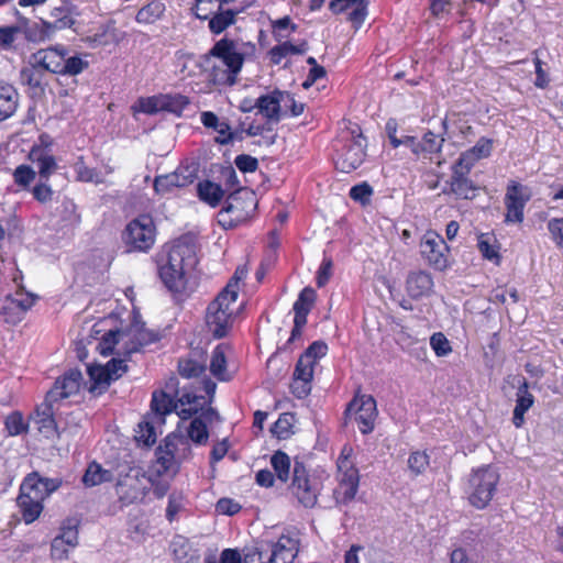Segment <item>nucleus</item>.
<instances>
[{"label": "nucleus", "mask_w": 563, "mask_h": 563, "mask_svg": "<svg viewBox=\"0 0 563 563\" xmlns=\"http://www.w3.org/2000/svg\"><path fill=\"white\" fill-rule=\"evenodd\" d=\"M210 80L218 86H233L241 71L244 56L235 43L228 38L218 41L205 57Z\"/></svg>", "instance_id": "f257e3e1"}, {"label": "nucleus", "mask_w": 563, "mask_h": 563, "mask_svg": "<svg viewBox=\"0 0 563 563\" xmlns=\"http://www.w3.org/2000/svg\"><path fill=\"white\" fill-rule=\"evenodd\" d=\"M197 263L194 247L185 242L173 244L158 263V273L164 285L179 292L186 285V273Z\"/></svg>", "instance_id": "f03ea898"}, {"label": "nucleus", "mask_w": 563, "mask_h": 563, "mask_svg": "<svg viewBox=\"0 0 563 563\" xmlns=\"http://www.w3.org/2000/svg\"><path fill=\"white\" fill-rule=\"evenodd\" d=\"M62 482L57 478H44L37 473L30 474L20 487L16 499L18 506L25 523L35 521L43 510V501L54 493Z\"/></svg>", "instance_id": "7ed1b4c3"}, {"label": "nucleus", "mask_w": 563, "mask_h": 563, "mask_svg": "<svg viewBox=\"0 0 563 563\" xmlns=\"http://www.w3.org/2000/svg\"><path fill=\"white\" fill-rule=\"evenodd\" d=\"M328 352V345L322 341H314L300 355L292 374L290 390L298 399L306 398L311 391V383L314 373V366L321 357Z\"/></svg>", "instance_id": "20e7f679"}, {"label": "nucleus", "mask_w": 563, "mask_h": 563, "mask_svg": "<svg viewBox=\"0 0 563 563\" xmlns=\"http://www.w3.org/2000/svg\"><path fill=\"white\" fill-rule=\"evenodd\" d=\"M191 453L190 443L185 435L170 433L156 450L157 472L159 474L176 473L179 465L190 459Z\"/></svg>", "instance_id": "39448f33"}, {"label": "nucleus", "mask_w": 563, "mask_h": 563, "mask_svg": "<svg viewBox=\"0 0 563 563\" xmlns=\"http://www.w3.org/2000/svg\"><path fill=\"white\" fill-rule=\"evenodd\" d=\"M255 208V194L247 188H239L229 195L227 206L218 214V222L225 229L236 227L245 221Z\"/></svg>", "instance_id": "423d86ee"}, {"label": "nucleus", "mask_w": 563, "mask_h": 563, "mask_svg": "<svg viewBox=\"0 0 563 563\" xmlns=\"http://www.w3.org/2000/svg\"><path fill=\"white\" fill-rule=\"evenodd\" d=\"M499 474L490 466L481 467L474 471L468 479V500L478 508H485L492 500Z\"/></svg>", "instance_id": "0eeeda50"}, {"label": "nucleus", "mask_w": 563, "mask_h": 563, "mask_svg": "<svg viewBox=\"0 0 563 563\" xmlns=\"http://www.w3.org/2000/svg\"><path fill=\"white\" fill-rule=\"evenodd\" d=\"M351 449L342 450L338 459V487L334 489L336 504L346 505L355 498L358 489L360 476L354 463L350 460Z\"/></svg>", "instance_id": "6e6552de"}, {"label": "nucleus", "mask_w": 563, "mask_h": 563, "mask_svg": "<svg viewBox=\"0 0 563 563\" xmlns=\"http://www.w3.org/2000/svg\"><path fill=\"white\" fill-rule=\"evenodd\" d=\"M236 300H231L229 296L220 292L217 298L208 306L206 322L214 338L225 336L231 329L234 320V309L231 307Z\"/></svg>", "instance_id": "1a4fd4ad"}, {"label": "nucleus", "mask_w": 563, "mask_h": 563, "mask_svg": "<svg viewBox=\"0 0 563 563\" xmlns=\"http://www.w3.org/2000/svg\"><path fill=\"white\" fill-rule=\"evenodd\" d=\"M320 489V483L308 475L302 463L296 461L292 470L290 492L297 498L298 503L306 508L314 507Z\"/></svg>", "instance_id": "9d476101"}, {"label": "nucleus", "mask_w": 563, "mask_h": 563, "mask_svg": "<svg viewBox=\"0 0 563 563\" xmlns=\"http://www.w3.org/2000/svg\"><path fill=\"white\" fill-rule=\"evenodd\" d=\"M155 224L153 219L143 214L132 220L124 232V241L131 250L147 251L155 242Z\"/></svg>", "instance_id": "9b49d317"}, {"label": "nucleus", "mask_w": 563, "mask_h": 563, "mask_svg": "<svg viewBox=\"0 0 563 563\" xmlns=\"http://www.w3.org/2000/svg\"><path fill=\"white\" fill-rule=\"evenodd\" d=\"M147 489V478L140 468H130L124 475L120 474L115 492L122 506H129L141 500Z\"/></svg>", "instance_id": "f8f14e48"}, {"label": "nucleus", "mask_w": 563, "mask_h": 563, "mask_svg": "<svg viewBox=\"0 0 563 563\" xmlns=\"http://www.w3.org/2000/svg\"><path fill=\"white\" fill-rule=\"evenodd\" d=\"M449 252L444 239L434 231H428L421 239L420 253L434 269L444 271L449 267Z\"/></svg>", "instance_id": "ddd939ff"}, {"label": "nucleus", "mask_w": 563, "mask_h": 563, "mask_svg": "<svg viewBox=\"0 0 563 563\" xmlns=\"http://www.w3.org/2000/svg\"><path fill=\"white\" fill-rule=\"evenodd\" d=\"M151 333L140 330L139 328H131L128 332L110 330L103 335L102 339V353L112 351L113 346L120 341H124L125 344L131 343V346L126 347V353L131 354L139 351L140 347L156 341Z\"/></svg>", "instance_id": "4468645a"}, {"label": "nucleus", "mask_w": 563, "mask_h": 563, "mask_svg": "<svg viewBox=\"0 0 563 563\" xmlns=\"http://www.w3.org/2000/svg\"><path fill=\"white\" fill-rule=\"evenodd\" d=\"M531 197L532 191L528 186L510 180L504 199L507 209L506 221L521 223L525 207Z\"/></svg>", "instance_id": "2eb2a0df"}, {"label": "nucleus", "mask_w": 563, "mask_h": 563, "mask_svg": "<svg viewBox=\"0 0 563 563\" xmlns=\"http://www.w3.org/2000/svg\"><path fill=\"white\" fill-rule=\"evenodd\" d=\"M354 133L355 132L353 131L351 141L344 146L343 152L335 161L336 168L343 173H351L360 167L366 155L365 137L361 132L357 134Z\"/></svg>", "instance_id": "dca6fc26"}, {"label": "nucleus", "mask_w": 563, "mask_h": 563, "mask_svg": "<svg viewBox=\"0 0 563 563\" xmlns=\"http://www.w3.org/2000/svg\"><path fill=\"white\" fill-rule=\"evenodd\" d=\"M62 416L60 406H56L45 399L36 409L35 423L37 424V430L48 439L58 435L60 432Z\"/></svg>", "instance_id": "f3484780"}, {"label": "nucleus", "mask_w": 563, "mask_h": 563, "mask_svg": "<svg viewBox=\"0 0 563 563\" xmlns=\"http://www.w3.org/2000/svg\"><path fill=\"white\" fill-rule=\"evenodd\" d=\"M81 377L80 371H68L62 378L55 382L53 388L47 391L45 399L62 407L64 399L79 391Z\"/></svg>", "instance_id": "a211bd4d"}, {"label": "nucleus", "mask_w": 563, "mask_h": 563, "mask_svg": "<svg viewBox=\"0 0 563 563\" xmlns=\"http://www.w3.org/2000/svg\"><path fill=\"white\" fill-rule=\"evenodd\" d=\"M355 409V421L362 433L366 434L373 431L374 422L377 416L376 401L372 396H362L360 399H354L347 411Z\"/></svg>", "instance_id": "6ab92c4d"}, {"label": "nucleus", "mask_w": 563, "mask_h": 563, "mask_svg": "<svg viewBox=\"0 0 563 563\" xmlns=\"http://www.w3.org/2000/svg\"><path fill=\"white\" fill-rule=\"evenodd\" d=\"M196 179L195 169L179 167L176 172L157 176L154 180V189L157 194L165 195L174 188L186 187Z\"/></svg>", "instance_id": "aec40b11"}, {"label": "nucleus", "mask_w": 563, "mask_h": 563, "mask_svg": "<svg viewBox=\"0 0 563 563\" xmlns=\"http://www.w3.org/2000/svg\"><path fill=\"white\" fill-rule=\"evenodd\" d=\"M65 49L66 48L62 45L40 49L31 55L30 64L40 66L44 71L59 75V71L62 70V63L64 60Z\"/></svg>", "instance_id": "412c9836"}, {"label": "nucleus", "mask_w": 563, "mask_h": 563, "mask_svg": "<svg viewBox=\"0 0 563 563\" xmlns=\"http://www.w3.org/2000/svg\"><path fill=\"white\" fill-rule=\"evenodd\" d=\"M287 92L275 90L269 95L261 96L256 99L254 107L266 118L267 123H278L282 119V107Z\"/></svg>", "instance_id": "4be33fe9"}, {"label": "nucleus", "mask_w": 563, "mask_h": 563, "mask_svg": "<svg viewBox=\"0 0 563 563\" xmlns=\"http://www.w3.org/2000/svg\"><path fill=\"white\" fill-rule=\"evenodd\" d=\"M271 555L267 563H291L298 554V540L282 536L276 542H269Z\"/></svg>", "instance_id": "5701e85b"}, {"label": "nucleus", "mask_w": 563, "mask_h": 563, "mask_svg": "<svg viewBox=\"0 0 563 563\" xmlns=\"http://www.w3.org/2000/svg\"><path fill=\"white\" fill-rule=\"evenodd\" d=\"M433 285L431 274L426 271L410 272L406 279L407 294L413 299L429 296Z\"/></svg>", "instance_id": "b1692460"}, {"label": "nucleus", "mask_w": 563, "mask_h": 563, "mask_svg": "<svg viewBox=\"0 0 563 563\" xmlns=\"http://www.w3.org/2000/svg\"><path fill=\"white\" fill-rule=\"evenodd\" d=\"M35 299L36 297L29 292L16 291L13 296L9 295L1 307L2 313L20 319L34 305Z\"/></svg>", "instance_id": "393cba45"}, {"label": "nucleus", "mask_w": 563, "mask_h": 563, "mask_svg": "<svg viewBox=\"0 0 563 563\" xmlns=\"http://www.w3.org/2000/svg\"><path fill=\"white\" fill-rule=\"evenodd\" d=\"M467 173L453 170L450 179V189L457 198L473 199L476 196L477 187L467 177Z\"/></svg>", "instance_id": "a878e982"}, {"label": "nucleus", "mask_w": 563, "mask_h": 563, "mask_svg": "<svg viewBox=\"0 0 563 563\" xmlns=\"http://www.w3.org/2000/svg\"><path fill=\"white\" fill-rule=\"evenodd\" d=\"M534 397L528 390V383L523 380L517 391L516 406L512 416V422L517 428L522 427L525 423V413L532 407Z\"/></svg>", "instance_id": "bb28decb"}, {"label": "nucleus", "mask_w": 563, "mask_h": 563, "mask_svg": "<svg viewBox=\"0 0 563 563\" xmlns=\"http://www.w3.org/2000/svg\"><path fill=\"white\" fill-rule=\"evenodd\" d=\"M203 405V397L190 393H183L174 405L180 419L187 420L197 413Z\"/></svg>", "instance_id": "cd10ccee"}, {"label": "nucleus", "mask_w": 563, "mask_h": 563, "mask_svg": "<svg viewBox=\"0 0 563 563\" xmlns=\"http://www.w3.org/2000/svg\"><path fill=\"white\" fill-rule=\"evenodd\" d=\"M18 106V92L14 87L0 81V121L11 117Z\"/></svg>", "instance_id": "c85d7f7f"}, {"label": "nucleus", "mask_w": 563, "mask_h": 563, "mask_svg": "<svg viewBox=\"0 0 563 563\" xmlns=\"http://www.w3.org/2000/svg\"><path fill=\"white\" fill-rule=\"evenodd\" d=\"M316 300V291L306 287L299 294L298 299L294 303L295 319H298V323H307V316L310 312L313 302Z\"/></svg>", "instance_id": "c756f323"}, {"label": "nucleus", "mask_w": 563, "mask_h": 563, "mask_svg": "<svg viewBox=\"0 0 563 563\" xmlns=\"http://www.w3.org/2000/svg\"><path fill=\"white\" fill-rule=\"evenodd\" d=\"M308 51V43L302 41L298 45H294L289 42H284L279 45L274 46L269 51L271 62L275 65H278L283 58L292 54V55H301Z\"/></svg>", "instance_id": "7c9ffc66"}, {"label": "nucleus", "mask_w": 563, "mask_h": 563, "mask_svg": "<svg viewBox=\"0 0 563 563\" xmlns=\"http://www.w3.org/2000/svg\"><path fill=\"white\" fill-rule=\"evenodd\" d=\"M113 475L110 471L104 470L97 462H92L88 465L84 476L82 483L88 487H93L106 482L112 481Z\"/></svg>", "instance_id": "2f4dec72"}, {"label": "nucleus", "mask_w": 563, "mask_h": 563, "mask_svg": "<svg viewBox=\"0 0 563 563\" xmlns=\"http://www.w3.org/2000/svg\"><path fill=\"white\" fill-rule=\"evenodd\" d=\"M165 12V4L158 0H153L142 7L136 13V21L143 24H152L159 20Z\"/></svg>", "instance_id": "473e14b6"}, {"label": "nucleus", "mask_w": 563, "mask_h": 563, "mask_svg": "<svg viewBox=\"0 0 563 563\" xmlns=\"http://www.w3.org/2000/svg\"><path fill=\"white\" fill-rule=\"evenodd\" d=\"M210 372L220 380H230L231 375L227 371L224 346L218 345L211 355Z\"/></svg>", "instance_id": "72a5a7b5"}, {"label": "nucleus", "mask_w": 563, "mask_h": 563, "mask_svg": "<svg viewBox=\"0 0 563 563\" xmlns=\"http://www.w3.org/2000/svg\"><path fill=\"white\" fill-rule=\"evenodd\" d=\"M198 195L202 201L216 207L223 198L224 191L221 186L207 180L198 184Z\"/></svg>", "instance_id": "f704fd0d"}, {"label": "nucleus", "mask_w": 563, "mask_h": 563, "mask_svg": "<svg viewBox=\"0 0 563 563\" xmlns=\"http://www.w3.org/2000/svg\"><path fill=\"white\" fill-rule=\"evenodd\" d=\"M269 542H257L254 545L246 547L243 550V562L244 563H267V559L271 555Z\"/></svg>", "instance_id": "c9c22d12"}, {"label": "nucleus", "mask_w": 563, "mask_h": 563, "mask_svg": "<svg viewBox=\"0 0 563 563\" xmlns=\"http://www.w3.org/2000/svg\"><path fill=\"white\" fill-rule=\"evenodd\" d=\"M32 159L36 163L41 180H48L49 176L56 170L57 164L54 156L44 154L42 151L31 152Z\"/></svg>", "instance_id": "e433bc0d"}, {"label": "nucleus", "mask_w": 563, "mask_h": 563, "mask_svg": "<svg viewBox=\"0 0 563 563\" xmlns=\"http://www.w3.org/2000/svg\"><path fill=\"white\" fill-rule=\"evenodd\" d=\"M174 400L170 395L165 391H154L151 401V408L158 419L163 421V417L174 409Z\"/></svg>", "instance_id": "4c0bfd02"}, {"label": "nucleus", "mask_w": 563, "mask_h": 563, "mask_svg": "<svg viewBox=\"0 0 563 563\" xmlns=\"http://www.w3.org/2000/svg\"><path fill=\"white\" fill-rule=\"evenodd\" d=\"M89 66V62L78 55L69 56L65 49L64 60L62 63V70L59 75L76 76L82 73Z\"/></svg>", "instance_id": "58836bf2"}, {"label": "nucleus", "mask_w": 563, "mask_h": 563, "mask_svg": "<svg viewBox=\"0 0 563 563\" xmlns=\"http://www.w3.org/2000/svg\"><path fill=\"white\" fill-rule=\"evenodd\" d=\"M238 11L224 10L216 13L209 20V29L214 34H220L235 22Z\"/></svg>", "instance_id": "ea45409f"}, {"label": "nucleus", "mask_w": 563, "mask_h": 563, "mask_svg": "<svg viewBox=\"0 0 563 563\" xmlns=\"http://www.w3.org/2000/svg\"><path fill=\"white\" fill-rule=\"evenodd\" d=\"M188 441H192L198 445L206 444L209 438L207 426L200 418H195L190 421L187 428Z\"/></svg>", "instance_id": "a19ab883"}, {"label": "nucleus", "mask_w": 563, "mask_h": 563, "mask_svg": "<svg viewBox=\"0 0 563 563\" xmlns=\"http://www.w3.org/2000/svg\"><path fill=\"white\" fill-rule=\"evenodd\" d=\"M51 14L54 21H45L44 25L51 27L54 32L56 30L70 27L74 24V19L69 14V10L65 7L54 8Z\"/></svg>", "instance_id": "79ce46f5"}, {"label": "nucleus", "mask_w": 563, "mask_h": 563, "mask_svg": "<svg viewBox=\"0 0 563 563\" xmlns=\"http://www.w3.org/2000/svg\"><path fill=\"white\" fill-rule=\"evenodd\" d=\"M271 464L278 477L283 483L287 482L289 478V470H290V459L289 456L282 452L277 451L273 454L271 459Z\"/></svg>", "instance_id": "37998d69"}, {"label": "nucleus", "mask_w": 563, "mask_h": 563, "mask_svg": "<svg viewBox=\"0 0 563 563\" xmlns=\"http://www.w3.org/2000/svg\"><path fill=\"white\" fill-rule=\"evenodd\" d=\"M163 111L181 115L184 109L189 104V99L186 96L176 95H162Z\"/></svg>", "instance_id": "c03bdc74"}, {"label": "nucleus", "mask_w": 563, "mask_h": 563, "mask_svg": "<svg viewBox=\"0 0 563 563\" xmlns=\"http://www.w3.org/2000/svg\"><path fill=\"white\" fill-rule=\"evenodd\" d=\"M133 110L146 114H156L163 111L162 95L140 98L137 102L133 106Z\"/></svg>", "instance_id": "a18cd8bd"}, {"label": "nucleus", "mask_w": 563, "mask_h": 563, "mask_svg": "<svg viewBox=\"0 0 563 563\" xmlns=\"http://www.w3.org/2000/svg\"><path fill=\"white\" fill-rule=\"evenodd\" d=\"M88 375L90 379L93 382V384L90 387V391H95L97 388L104 389L111 383L106 366H88Z\"/></svg>", "instance_id": "49530a36"}, {"label": "nucleus", "mask_w": 563, "mask_h": 563, "mask_svg": "<svg viewBox=\"0 0 563 563\" xmlns=\"http://www.w3.org/2000/svg\"><path fill=\"white\" fill-rule=\"evenodd\" d=\"M44 70L40 66H34L29 63L20 71L21 81L30 87L40 88L42 86Z\"/></svg>", "instance_id": "de8ad7c7"}, {"label": "nucleus", "mask_w": 563, "mask_h": 563, "mask_svg": "<svg viewBox=\"0 0 563 563\" xmlns=\"http://www.w3.org/2000/svg\"><path fill=\"white\" fill-rule=\"evenodd\" d=\"M444 143V137L431 131L424 133L422 140L419 142V153H438Z\"/></svg>", "instance_id": "09e8293b"}, {"label": "nucleus", "mask_w": 563, "mask_h": 563, "mask_svg": "<svg viewBox=\"0 0 563 563\" xmlns=\"http://www.w3.org/2000/svg\"><path fill=\"white\" fill-rule=\"evenodd\" d=\"M45 20H41L38 23H33L26 29V38L31 42H44L49 40L55 33L51 27L44 25Z\"/></svg>", "instance_id": "8fccbe9b"}, {"label": "nucleus", "mask_w": 563, "mask_h": 563, "mask_svg": "<svg viewBox=\"0 0 563 563\" xmlns=\"http://www.w3.org/2000/svg\"><path fill=\"white\" fill-rule=\"evenodd\" d=\"M294 420L295 417L292 413L285 412L280 415L272 428L273 434H275L278 439L289 438L292 433L291 428Z\"/></svg>", "instance_id": "3c124183"}, {"label": "nucleus", "mask_w": 563, "mask_h": 563, "mask_svg": "<svg viewBox=\"0 0 563 563\" xmlns=\"http://www.w3.org/2000/svg\"><path fill=\"white\" fill-rule=\"evenodd\" d=\"M179 374L185 378H192L200 376L206 367L198 361L188 358L181 360L178 364Z\"/></svg>", "instance_id": "603ef678"}, {"label": "nucleus", "mask_w": 563, "mask_h": 563, "mask_svg": "<svg viewBox=\"0 0 563 563\" xmlns=\"http://www.w3.org/2000/svg\"><path fill=\"white\" fill-rule=\"evenodd\" d=\"M429 466V455L426 452L416 451L409 455L408 467L413 475L422 474Z\"/></svg>", "instance_id": "864d4df0"}, {"label": "nucleus", "mask_w": 563, "mask_h": 563, "mask_svg": "<svg viewBox=\"0 0 563 563\" xmlns=\"http://www.w3.org/2000/svg\"><path fill=\"white\" fill-rule=\"evenodd\" d=\"M75 170L77 174V179L80 181L95 184H100L103 181L93 168H89L88 166L85 165L82 157H80L78 162L75 164Z\"/></svg>", "instance_id": "5fc2aeb1"}, {"label": "nucleus", "mask_w": 563, "mask_h": 563, "mask_svg": "<svg viewBox=\"0 0 563 563\" xmlns=\"http://www.w3.org/2000/svg\"><path fill=\"white\" fill-rule=\"evenodd\" d=\"M246 275L247 268L245 266L238 267L234 272V275L221 292L229 296L231 300H236L239 294V282L244 279Z\"/></svg>", "instance_id": "6e6d98bb"}, {"label": "nucleus", "mask_w": 563, "mask_h": 563, "mask_svg": "<svg viewBox=\"0 0 563 563\" xmlns=\"http://www.w3.org/2000/svg\"><path fill=\"white\" fill-rule=\"evenodd\" d=\"M135 439L137 442L143 443L146 446L154 444L156 441V432L153 424L148 421L141 422L139 424Z\"/></svg>", "instance_id": "4d7b16f0"}, {"label": "nucleus", "mask_w": 563, "mask_h": 563, "mask_svg": "<svg viewBox=\"0 0 563 563\" xmlns=\"http://www.w3.org/2000/svg\"><path fill=\"white\" fill-rule=\"evenodd\" d=\"M32 195L40 203H48L53 200L54 191L47 180H41L33 187Z\"/></svg>", "instance_id": "13d9d810"}, {"label": "nucleus", "mask_w": 563, "mask_h": 563, "mask_svg": "<svg viewBox=\"0 0 563 563\" xmlns=\"http://www.w3.org/2000/svg\"><path fill=\"white\" fill-rule=\"evenodd\" d=\"M430 344L438 356H445L452 351L449 340L441 332H437L431 336Z\"/></svg>", "instance_id": "bf43d9fd"}, {"label": "nucleus", "mask_w": 563, "mask_h": 563, "mask_svg": "<svg viewBox=\"0 0 563 563\" xmlns=\"http://www.w3.org/2000/svg\"><path fill=\"white\" fill-rule=\"evenodd\" d=\"M62 424H60V431H69V432H76L77 429L80 427L81 422V413L71 411L66 412L62 410Z\"/></svg>", "instance_id": "052dcab7"}, {"label": "nucleus", "mask_w": 563, "mask_h": 563, "mask_svg": "<svg viewBox=\"0 0 563 563\" xmlns=\"http://www.w3.org/2000/svg\"><path fill=\"white\" fill-rule=\"evenodd\" d=\"M35 172L26 165H20L14 170L13 177L16 185L27 187L35 179Z\"/></svg>", "instance_id": "680f3d73"}, {"label": "nucleus", "mask_w": 563, "mask_h": 563, "mask_svg": "<svg viewBox=\"0 0 563 563\" xmlns=\"http://www.w3.org/2000/svg\"><path fill=\"white\" fill-rule=\"evenodd\" d=\"M19 33V26H0V47H2L3 49L11 48Z\"/></svg>", "instance_id": "e2e57ef3"}, {"label": "nucleus", "mask_w": 563, "mask_h": 563, "mask_svg": "<svg viewBox=\"0 0 563 563\" xmlns=\"http://www.w3.org/2000/svg\"><path fill=\"white\" fill-rule=\"evenodd\" d=\"M373 195V188L367 183H362L355 185L350 190V197L365 205L369 201L371 196Z\"/></svg>", "instance_id": "0e129e2a"}, {"label": "nucleus", "mask_w": 563, "mask_h": 563, "mask_svg": "<svg viewBox=\"0 0 563 563\" xmlns=\"http://www.w3.org/2000/svg\"><path fill=\"white\" fill-rule=\"evenodd\" d=\"M477 161L478 158L471 152V150H467L460 155L452 169L470 174L472 167Z\"/></svg>", "instance_id": "69168bd1"}, {"label": "nucleus", "mask_w": 563, "mask_h": 563, "mask_svg": "<svg viewBox=\"0 0 563 563\" xmlns=\"http://www.w3.org/2000/svg\"><path fill=\"white\" fill-rule=\"evenodd\" d=\"M5 428L10 435H18L25 430L23 417L19 412H13L5 419Z\"/></svg>", "instance_id": "338daca9"}, {"label": "nucleus", "mask_w": 563, "mask_h": 563, "mask_svg": "<svg viewBox=\"0 0 563 563\" xmlns=\"http://www.w3.org/2000/svg\"><path fill=\"white\" fill-rule=\"evenodd\" d=\"M548 229L552 239L559 246H563V218H554L548 222Z\"/></svg>", "instance_id": "774afa93"}]
</instances>
